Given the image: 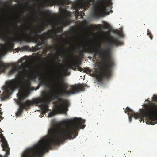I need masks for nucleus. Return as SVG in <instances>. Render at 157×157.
Listing matches in <instances>:
<instances>
[{
  "label": "nucleus",
  "mask_w": 157,
  "mask_h": 157,
  "mask_svg": "<svg viewBox=\"0 0 157 157\" xmlns=\"http://www.w3.org/2000/svg\"><path fill=\"white\" fill-rule=\"evenodd\" d=\"M54 85L56 87L59 89V90L53 96L54 98L57 99L59 104L56 105L54 108L55 112H51L49 113L48 116L50 117L54 116L56 113H66L68 110V107L69 106L68 100L63 99L61 97L68 96L81 91H84L85 87H88L86 84H79L71 85L69 90H67L69 86V85L65 82L63 79H61L60 81L58 82H54Z\"/></svg>",
  "instance_id": "3"
},
{
  "label": "nucleus",
  "mask_w": 157,
  "mask_h": 157,
  "mask_svg": "<svg viewBox=\"0 0 157 157\" xmlns=\"http://www.w3.org/2000/svg\"><path fill=\"white\" fill-rule=\"evenodd\" d=\"M21 16H22V18H24V17L23 15H21Z\"/></svg>",
  "instance_id": "39"
},
{
  "label": "nucleus",
  "mask_w": 157,
  "mask_h": 157,
  "mask_svg": "<svg viewBox=\"0 0 157 157\" xmlns=\"http://www.w3.org/2000/svg\"><path fill=\"white\" fill-rule=\"evenodd\" d=\"M43 53L44 54H45L46 53V52L48 51V50H47V49L46 48H43Z\"/></svg>",
  "instance_id": "29"
},
{
  "label": "nucleus",
  "mask_w": 157,
  "mask_h": 157,
  "mask_svg": "<svg viewBox=\"0 0 157 157\" xmlns=\"http://www.w3.org/2000/svg\"><path fill=\"white\" fill-rule=\"evenodd\" d=\"M54 65H55V63H53V64H52V65H51V66L52 67H52H54Z\"/></svg>",
  "instance_id": "37"
},
{
  "label": "nucleus",
  "mask_w": 157,
  "mask_h": 157,
  "mask_svg": "<svg viewBox=\"0 0 157 157\" xmlns=\"http://www.w3.org/2000/svg\"><path fill=\"white\" fill-rule=\"evenodd\" d=\"M42 13L44 15V20L46 21H47L50 17V15L51 14V12L49 10H42Z\"/></svg>",
  "instance_id": "17"
},
{
  "label": "nucleus",
  "mask_w": 157,
  "mask_h": 157,
  "mask_svg": "<svg viewBox=\"0 0 157 157\" xmlns=\"http://www.w3.org/2000/svg\"><path fill=\"white\" fill-rule=\"evenodd\" d=\"M56 63H59L58 62V61H57V62H56Z\"/></svg>",
  "instance_id": "40"
},
{
  "label": "nucleus",
  "mask_w": 157,
  "mask_h": 157,
  "mask_svg": "<svg viewBox=\"0 0 157 157\" xmlns=\"http://www.w3.org/2000/svg\"><path fill=\"white\" fill-rule=\"evenodd\" d=\"M25 40L27 42L32 41L36 43L38 46H41L44 45V44L41 40L39 39V37L37 38H25Z\"/></svg>",
  "instance_id": "15"
},
{
  "label": "nucleus",
  "mask_w": 157,
  "mask_h": 157,
  "mask_svg": "<svg viewBox=\"0 0 157 157\" xmlns=\"http://www.w3.org/2000/svg\"><path fill=\"white\" fill-rule=\"evenodd\" d=\"M78 12V13L82 17L83 16V14H85L84 13V12L82 10V11H80V12L79 11Z\"/></svg>",
  "instance_id": "28"
},
{
  "label": "nucleus",
  "mask_w": 157,
  "mask_h": 157,
  "mask_svg": "<svg viewBox=\"0 0 157 157\" xmlns=\"http://www.w3.org/2000/svg\"><path fill=\"white\" fill-rule=\"evenodd\" d=\"M115 33L123 37V36L122 32L119 30H116L115 31Z\"/></svg>",
  "instance_id": "25"
},
{
  "label": "nucleus",
  "mask_w": 157,
  "mask_h": 157,
  "mask_svg": "<svg viewBox=\"0 0 157 157\" xmlns=\"http://www.w3.org/2000/svg\"><path fill=\"white\" fill-rule=\"evenodd\" d=\"M53 3L52 0H47L45 2V4L47 6H52Z\"/></svg>",
  "instance_id": "23"
},
{
  "label": "nucleus",
  "mask_w": 157,
  "mask_h": 157,
  "mask_svg": "<svg viewBox=\"0 0 157 157\" xmlns=\"http://www.w3.org/2000/svg\"><path fill=\"white\" fill-rule=\"evenodd\" d=\"M41 28L38 27L36 30H30L29 34L27 33V30L25 29H23L21 31V35L24 38H37L39 37V34L42 32Z\"/></svg>",
  "instance_id": "8"
},
{
  "label": "nucleus",
  "mask_w": 157,
  "mask_h": 157,
  "mask_svg": "<svg viewBox=\"0 0 157 157\" xmlns=\"http://www.w3.org/2000/svg\"><path fill=\"white\" fill-rule=\"evenodd\" d=\"M57 31V29L54 28L48 30L47 32H44L43 33L40 40L44 44V45L48 44L47 41L48 38H54L55 35Z\"/></svg>",
  "instance_id": "9"
},
{
  "label": "nucleus",
  "mask_w": 157,
  "mask_h": 157,
  "mask_svg": "<svg viewBox=\"0 0 157 157\" xmlns=\"http://www.w3.org/2000/svg\"><path fill=\"white\" fill-rule=\"evenodd\" d=\"M21 48H16V50L17 51H18L20 50L21 51Z\"/></svg>",
  "instance_id": "32"
},
{
  "label": "nucleus",
  "mask_w": 157,
  "mask_h": 157,
  "mask_svg": "<svg viewBox=\"0 0 157 157\" xmlns=\"http://www.w3.org/2000/svg\"><path fill=\"white\" fill-rule=\"evenodd\" d=\"M42 47L41 46L40 47H39V46L37 45L34 47L33 48V51H37L38 50H40L42 49Z\"/></svg>",
  "instance_id": "24"
},
{
  "label": "nucleus",
  "mask_w": 157,
  "mask_h": 157,
  "mask_svg": "<svg viewBox=\"0 0 157 157\" xmlns=\"http://www.w3.org/2000/svg\"><path fill=\"white\" fill-rule=\"evenodd\" d=\"M87 71H88L89 72H90L91 71V69H90L89 68H87Z\"/></svg>",
  "instance_id": "33"
},
{
  "label": "nucleus",
  "mask_w": 157,
  "mask_h": 157,
  "mask_svg": "<svg viewBox=\"0 0 157 157\" xmlns=\"http://www.w3.org/2000/svg\"><path fill=\"white\" fill-rule=\"evenodd\" d=\"M39 28H41V30H42V31H43L44 30V29L45 28V26H41Z\"/></svg>",
  "instance_id": "30"
},
{
  "label": "nucleus",
  "mask_w": 157,
  "mask_h": 157,
  "mask_svg": "<svg viewBox=\"0 0 157 157\" xmlns=\"http://www.w3.org/2000/svg\"><path fill=\"white\" fill-rule=\"evenodd\" d=\"M35 76V78H36V75H35V76Z\"/></svg>",
  "instance_id": "41"
},
{
  "label": "nucleus",
  "mask_w": 157,
  "mask_h": 157,
  "mask_svg": "<svg viewBox=\"0 0 157 157\" xmlns=\"http://www.w3.org/2000/svg\"><path fill=\"white\" fill-rule=\"evenodd\" d=\"M90 27L91 28L90 29H91V30H92L93 29V27L92 25H91L90 26Z\"/></svg>",
  "instance_id": "36"
},
{
  "label": "nucleus",
  "mask_w": 157,
  "mask_h": 157,
  "mask_svg": "<svg viewBox=\"0 0 157 157\" xmlns=\"http://www.w3.org/2000/svg\"><path fill=\"white\" fill-rule=\"evenodd\" d=\"M81 64V61L80 60H77L74 61L70 63L69 65L66 67V69L65 70V72H67L68 69H72L74 70H76L77 69L76 67H79Z\"/></svg>",
  "instance_id": "12"
},
{
  "label": "nucleus",
  "mask_w": 157,
  "mask_h": 157,
  "mask_svg": "<svg viewBox=\"0 0 157 157\" xmlns=\"http://www.w3.org/2000/svg\"><path fill=\"white\" fill-rule=\"evenodd\" d=\"M44 45L46 46V48L48 51H51V49L53 48L56 50H58L59 53H63L64 47L62 48H57L54 47L52 45H48V43Z\"/></svg>",
  "instance_id": "16"
},
{
  "label": "nucleus",
  "mask_w": 157,
  "mask_h": 157,
  "mask_svg": "<svg viewBox=\"0 0 157 157\" xmlns=\"http://www.w3.org/2000/svg\"><path fill=\"white\" fill-rule=\"evenodd\" d=\"M21 51H32L31 48L27 45L23 46L21 47Z\"/></svg>",
  "instance_id": "22"
},
{
  "label": "nucleus",
  "mask_w": 157,
  "mask_h": 157,
  "mask_svg": "<svg viewBox=\"0 0 157 157\" xmlns=\"http://www.w3.org/2000/svg\"><path fill=\"white\" fill-rule=\"evenodd\" d=\"M57 40H59L58 39H56Z\"/></svg>",
  "instance_id": "43"
},
{
  "label": "nucleus",
  "mask_w": 157,
  "mask_h": 157,
  "mask_svg": "<svg viewBox=\"0 0 157 157\" xmlns=\"http://www.w3.org/2000/svg\"><path fill=\"white\" fill-rule=\"evenodd\" d=\"M98 51L100 52L98 54L100 57L105 61H107L108 63V64L104 63L102 72H98V74L97 72H94L96 73L95 76L97 82L99 83H101L104 79L109 78L111 76L112 71L111 69L114 65V63L111 56V50L109 47L103 48L100 46L96 47L94 46H89L88 48L85 50L86 52L94 54V57L98 54Z\"/></svg>",
  "instance_id": "4"
},
{
  "label": "nucleus",
  "mask_w": 157,
  "mask_h": 157,
  "mask_svg": "<svg viewBox=\"0 0 157 157\" xmlns=\"http://www.w3.org/2000/svg\"><path fill=\"white\" fill-rule=\"evenodd\" d=\"M2 2L1 0V39L2 38Z\"/></svg>",
  "instance_id": "21"
},
{
  "label": "nucleus",
  "mask_w": 157,
  "mask_h": 157,
  "mask_svg": "<svg viewBox=\"0 0 157 157\" xmlns=\"http://www.w3.org/2000/svg\"><path fill=\"white\" fill-rule=\"evenodd\" d=\"M122 42L119 41L117 38L113 36L111 37V40L109 41V44L111 47L113 46H117L122 45Z\"/></svg>",
  "instance_id": "13"
},
{
  "label": "nucleus",
  "mask_w": 157,
  "mask_h": 157,
  "mask_svg": "<svg viewBox=\"0 0 157 157\" xmlns=\"http://www.w3.org/2000/svg\"><path fill=\"white\" fill-rule=\"evenodd\" d=\"M110 1L109 0H96L93 5L94 10L92 16L94 18L98 19L104 16V13L107 11V7L109 6Z\"/></svg>",
  "instance_id": "7"
},
{
  "label": "nucleus",
  "mask_w": 157,
  "mask_h": 157,
  "mask_svg": "<svg viewBox=\"0 0 157 157\" xmlns=\"http://www.w3.org/2000/svg\"><path fill=\"white\" fill-rule=\"evenodd\" d=\"M39 79L40 81V84L43 85L48 86L49 85L48 81H50L51 79L46 78L44 75H39Z\"/></svg>",
  "instance_id": "14"
},
{
  "label": "nucleus",
  "mask_w": 157,
  "mask_h": 157,
  "mask_svg": "<svg viewBox=\"0 0 157 157\" xmlns=\"http://www.w3.org/2000/svg\"><path fill=\"white\" fill-rule=\"evenodd\" d=\"M90 5V4L89 2H85L82 3L81 6L84 9V10H85L89 8Z\"/></svg>",
  "instance_id": "19"
},
{
  "label": "nucleus",
  "mask_w": 157,
  "mask_h": 157,
  "mask_svg": "<svg viewBox=\"0 0 157 157\" xmlns=\"http://www.w3.org/2000/svg\"><path fill=\"white\" fill-rule=\"evenodd\" d=\"M3 132L1 129V142L2 143L1 146L2 148V151L5 152V155L3 156L1 155V157H7L8 155H10V148L9 147L8 144L4 137L3 135L2 134Z\"/></svg>",
  "instance_id": "11"
},
{
  "label": "nucleus",
  "mask_w": 157,
  "mask_h": 157,
  "mask_svg": "<svg viewBox=\"0 0 157 157\" xmlns=\"http://www.w3.org/2000/svg\"><path fill=\"white\" fill-rule=\"evenodd\" d=\"M39 28H41V30H42V31H43L44 30V29L45 28V26H41Z\"/></svg>",
  "instance_id": "31"
},
{
  "label": "nucleus",
  "mask_w": 157,
  "mask_h": 157,
  "mask_svg": "<svg viewBox=\"0 0 157 157\" xmlns=\"http://www.w3.org/2000/svg\"><path fill=\"white\" fill-rule=\"evenodd\" d=\"M12 11L10 8L6 9L5 11V17L6 20V23L4 26L3 32L4 38L6 43L3 47L1 43V59L3 55L2 50L4 49L5 50H12L13 49L15 43L13 40L16 36L20 38H25L21 36V32L16 35V32L13 24L10 21V20L13 17Z\"/></svg>",
  "instance_id": "5"
},
{
  "label": "nucleus",
  "mask_w": 157,
  "mask_h": 157,
  "mask_svg": "<svg viewBox=\"0 0 157 157\" xmlns=\"http://www.w3.org/2000/svg\"><path fill=\"white\" fill-rule=\"evenodd\" d=\"M76 68H78V70L79 71H83V69L80 67H76Z\"/></svg>",
  "instance_id": "27"
},
{
  "label": "nucleus",
  "mask_w": 157,
  "mask_h": 157,
  "mask_svg": "<svg viewBox=\"0 0 157 157\" xmlns=\"http://www.w3.org/2000/svg\"><path fill=\"white\" fill-rule=\"evenodd\" d=\"M0 98H1V99L2 100V97H1Z\"/></svg>",
  "instance_id": "42"
},
{
  "label": "nucleus",
  "mask_w": 157,
  "mask_h": 157,
  "mask_svg": "<svg viewBox=\"0 0 157 157\" xmlns=\"http://www.w3.org/2000/svg\"><path fill=\"white\" fill-rule=\"evenodd\" d=\"M125 112L127 113L128 115H129V121L131 122L132 120V117H134L135 119L140 118L142 119L143 117H145L146 119L147 120V122L149 123V124H151L148 121V120L146 117L144 116L143 115V110L142 113H136L134 112L132 110L130 109L129 107H127L125 110Z\"/></svg>",
  "instance_id": "10"
},
{
  "label": "nucleus",
  "mask_w": 157,
  "mask_h": 157,
  "mask_svg": "<svg viewBox=\"0 0 157 157\" xmlns=\"http://www.w3.org/2000/svg\"><path fill=\"white\" fill-rule=\"evenodd\" d=\"M49 68V70H51L53 68L52 67H52L51 66H50Z\"/></svg>",
  "instance_id": "34"
},
{
  "label": "nucleus",
  "mask_w": 157,
  "mask_h": 157,
  "mask_svg": "<svg viewBox=\"0 0 157 157\" xmlns=\"http://www.w3.org/2000/svg\"><path fill=\"white\" fill-rule=\"evenodd\" d=\"M85 121L81 118H74L69 121L65 127L60 123L56 128L51 127L48 132L49 136L48 139L44 138L39 143L32 147L26 149L24 153L25 157H42L44 153L48 152L53 145H59L60 142L67 139H73L78 135L80 128L83 129Z\"/></svg>",
  "instance_id": "2"
},
{
  "label": "nucleus",
  "mask_w": 157,
  "mask_h": 157,
  "mask_svg": "<svg viewBox=\"0 0 157 157\" xmlns=\"http://www.w3.org/2000/svg\"><path fill=\"white\" fill-rule=\"evenodd\" d=\"M18 22H19V23H22V21L20 20V21H18Z\"/></svg>",
  "instance_id": "38"
},
{
  "label": "nucleus",
  "mask_w": 157,
  "mask_h": 157,
  "mask_svg": "<svg viewBox=\"0 0 157 157\" xmlns=\"http://www.w3.org/2000/svg\"><path fill=\"white\" fill-rule=\"evenodd\" d=\"M152 99L157 102V95H154ZM143 115L151 125L157 123V104L151 103L146 104L143 109Z\"/></svg>",
  "instance_id": "6"
},
{
  "label": "nucleus",
  "mask_w": 157,
  "mask_h": 157,
  "mask_svg": "<svg viewBox=\"0 0 157 157\" xmlns=\"http://www.w3.org/2000/svg\"><path fill=\"white\" fill-rule=\"evenodd\" d=\"M147 35L149 36L150 39L152 40V39L153 36L151 33L149 32L148 29H147Z\"/></svg>",
  "instance_id": "26"
},
{
  "label": "nucleus",
  "mask_w": 157,
  "mask_h": 157,
  "mask_svg": "<svg viewBox=\"0 0 157 157\" xmlns=\"http://www.w3.org/2000/svg\"><path fill=\"white\" fill-rule=\"evenodd\" d=\"M27 59L26 56H25L20 59L19 62L21 63V65H19L18 64L16 65V63H4L1 60V73L2 71V69H3L4 71L9 67L12 68L8 72V75H11L16 71L18 72L16 75L15 78L7 81L6 85L2 87V89L3 90L4 93L9 96L15 89L21 86L23 87V89L19 90V93L17 94L18 99L16 100V103L19 105V108L16 114L17 116L21 115L24 109H29L30 106L35 103L39 106L42 107V113L44 115L46 112L49 111L48 106L44 97L38 98L34 101L27 100L25 102L21 103V101L25 99L29 95L26 91L32 90L30 81H27L25 83L23 81L28 73V71L26 68L28 65V63L26 61L23 63L22 62L23 60H26Z\"/></svg>",
  "instance_id": "1"
},
{
  "label": "nucleus",
  "mask_w": 157,
  "mask_h": 157,
  "mask_svg": "<svg viewBox=\"0 0 157 157\" xmlns=\"http://www.w3.org/2000/svg\"><path fill=\"white\" fill-rule=\"evenodd\" d=\"M0 114H1V119H2L3 118V117H2V116H1V115H2V113L1 111Z\"/></svg>",
  "instance_id": "35"
},
{
  "label": "nucleus",
  "mask_w": 157,
  "mask_h": 157,
  "mask_svg": "<svg viewBox=\"0 0 157 157\" xmlns=\"http://www.w3.org/2000/svg\"><path fill=\"white\" fill-rule=\"evenodd\" d=\"M89 46L87 45H83V46H80L78 48V49L80 50L81 48L82 47L83 48V50L82 51H80L79 54L80 57L82 58H83L84 57V53L86 52H85V50L88 48Z\"/></svg>",
  "instance_id": "18"
},
{
  "label": "nucleus",
  "mask_w": 157,
  "mask_h": 157,
  "mask_svg": "<svg viewBox=\"0 0 157 157\" xmlns=\"http://www.w3.org/2000/svg\"><path fill=\"white\" fill-rule=\"evenodd\" d=\"M67 17V16L66 14H64L62 16L61 19L60 20L59 22H58L57 23V25H60L63 24L64 23L66 22V19Z\"/></svg>",
  "instance_id": "20"
}]
</instances>
